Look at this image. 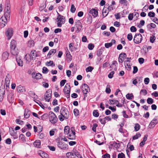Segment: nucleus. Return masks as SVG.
<instances>
[{
  "label": "nucleus",
  "mask_w": 158,
  "mask_h": 158,
  "mask_svg": "<svg viewBox=\"0 0 158 158\" xmlns=\"http://www.w3.org/2000/svg\"><path fill=\"white\" fill-rule=\"evenodd\" d=\"M69 87H67L66 85L65 86L64 89V92L65 94H66V97L67 98H69L70 97V85H69Z\"/></svg>",
  "instance_id": "13"
},
{
  "label": "nucleus",
  "mask_w": 158,
  "mask_h": 158,
  "mask_svg": "<svg viewBox=\"0 0 158 158\" xmlns=\"http://www.w3.org/2000/svg\"><path fill=\"white\" fill-rule=\"evenodd\" d=\"M142 93L145 96L147 94V91L146 89H142L140 91V94Z\"/></svg>",
  "instance_id": "59"
},
{
  "label": "nucleus",
  "mask_w": 158,
  "mask_h": 158,
  "mask_svg": "<svg viewBox=\"0 0 158 158\" xmlns=\"http://www.w3.org/2000/svg\"><path fill=\"white\" fill-rule=\"evenodd\" d=\"M57 13L58 15L56 19V21L57 22H62V23H64L65 21V17L60 15L58 12H57Z\"/></svg>",
  "instance_id": "11"
},
{
  "label": "nucleus",
  "mask_w": 158,
  "mask_h": 158,
  "mask_svg": "<svg viewBox=\"0 0 158 158\" xmlns=\"http://www.w3.org/2000/svg\"><path fill=\"white\" fill-rule=\"evenodd\" d=\"M141 136V135L139 132L136 133L135 135L134 136L132 137V139L133 140H135L138 139Z\"/></svg>",
  "instance_id": "34"
},
{
  "label": "nucleus",
  "mask_w": 158,
  "mask_h": 158,
  "mask_svg": "<svg viewBox=\"0 0 158 158\" xmlns=\"http://www.w3.org/2000/svg\"><path fill=\"white\" fill-rule=\"evenodd\" d=\"M40 155L43 158H47L48 157V155L46 153L43 152H41L40 153Z\"/></svg>",
  "instance_id": "30"
},
{
  "label": "nucleus",
  "mask_w": 158,
  "mask_h": 158,
  "mask_svg": "<svg viewBox=\"0 0 158 158\" xmlns=\"http://www.w3.org/2000/svg\"><path fill=\"white\" fill-rule=\"evenodd\" d=\"M156 39V38L154 35H152L150 38V41L151 43H153Z\"/></svg>",
  "instance_id": "37"
},
{
  "label": "nucleus",
  "mask_w": 158,
  "mask_h": 158,
  "mask_svg": "<svg viewBox=\"0 0 158 158\" xmlns=\"http://www.w3.org/2000/svg\"><path fill=\"white\" fill-rule=\"evenodd\" d=\"M42 75L41 74L38 73H36L35 76V78L36 79H41V78Z\"/></svg>",
  "instance_id": "46"
},
{
  "label": "nucleus",
  "mask_w": 158,
  "mask_h": 158,
  "mask_svg": "<svg viewBox=\"0 0 158 158\" xmlns=\"http://www.w3.org/2000/svg\"><path fill=\"white\" fill-rule=\"evenodd\" d=\"M149 79L148 77L144 79V82L146 85L148 84L149 82Z\"/></svg>",
  "instance_id": "63"
},
{
  "label": "nucleus",
  "mask_w": 158,
  "mask_h": 158,
  "mask_svg": "<svg viewBox=\"0 0 158 158\" xmlns=\"http://www.w3.org/2000/svg\"><path fill=\"white\" fill-rule=\"evenodd\" d=\"M61 115L59 116L60 121H63L64 118L68 119L69 117V113L68 110L65 107H62L60 110Z\"/></svg>",
  "instance_id": "1"
},
{
  "label": "nucleus",
  "mask_w": 158,
  "mask_h": 158,
  "mask_svg": "<svg viewBox=\"0 0 158 158\" xmlns=\"http://www.w3.org/2000/svg\"><path fill=\"white\" fill-rule=\"evenodd\" d=\"M111 118L110 116H106L103 118V119L101 118L99 119V121L102 124H105L106 123V120L108 121H110Z\"/></svg>",
  "instance_id": "17"
},
{
  "label": "nucleus",
  "mask_w": 158,
  "mask_h": 158,
  "mask_svg": "<svg viewBox=\"0 0 158 158\" xmlns=\"http://www.w3.org/2000/svg\"><path fill=\"white\" fill-rule=\"evenodd\" d=\"M89 13L90 14H92L94 18L97 17L98 15V10L95 9H92L90 10Z\"/></svg>",
  "instance_id": "15"
},
{
  "label": "nucleus",
  "mask_w": 158,
  "mask_h": 158,
  "mask_svg": "<svg viewBox=\"0 0 158 158\" xmlns=\"http://www.w3.org/2000/svg\"><path fill=\"white\" fill-rule=\"evenodd\" d=\"M119 2L121 4H124L127 6V0H119Z\"/></svg>",
  "instance_id": "60"
},
{
  "label": "nucleus",
  "mask_w": 158,
  "mask_h": 158,
  "mask_svg": "<svg viewBox=\"0 0 158 158\" xmlns=\"http://www.w3.org/2000/svg\"><path fill=\"white\" fill-rule=\"evenodd\" d=\"M140 126L139 124H138V123L136 124L135 125V131H137L138 130H139V129H140Z\"/></svg>",
  "instance_id": "45"
},
{
  "label": "nucleus",
  "mask_w": 158,
  "mask_h": 158,
  "mask_svg": "<svg viewBox=\"0 0 158 158\" xmlns=\"http://www.w3.org/2000/svg\"><path fill=\"white\" fill-rule=\"evenodd\" d=\"M92 17L91 16H89L87 18V23H92Z\"/></svg>",
  "instance_id": "53"
},
{
  "label": "nucleus",
  "mask_w": 158,
  "mask_h": 158,
  "mask_svg": "<svg viewBox=\"0 0 158 158\" xmlns=\"http://www.w3.org/2000/svg\"><path fill=\"white\" fill-rule=\"evenodd\" d=\"M19 139L22 141L24 142L26 141L25 136L23 134H21L19 136Z\"/></svg>",
  "instance_id": "38"
},
{
  "label": "nucleus",
  "mask_w": 158,
  "mask_h": 158,
  "mask_svg": "<svg viewBox=\"0 0 158 158\" xmlns=\"http://www.w3.org/2000/svg\"><path fill=\"white\" fill-rule=\"evenodd\" d=\"M94 69V68L91 66H89L86 69V71L87 72H91Z\"/></svg>",
  "instance_id": "40"
},
{
  "label": "nucleus",
  "mask_w": 158,
  "mask_h": 158,
  "mask_svg": "<svg viewBox=\"0 0 158 158\" xmlns=\"http://www.w3.org/2000/svg\"><path fill=\"white\" fill-rule=\"evenodd\" d=\"M25 59L27 61H29L31 59V56L29 54H26L25 56Z\"/></svg>",
  "instance_id": "58"
},
{
  "label": "nucleus",
  "mask_w": 158,
  "mask_h": 158,
  "mask_svg": "<svg viewBox=\"0 0 158 158\" xmlns=\"http://www.w3.org/2000/svg\"><path fill=\"white\" fill-rule=\"evenodd\" d=\"M81 88L83 94L87 93L90 91V89L88 86L86 84H84Z\"/></svg>",
  "instance_id": "10"
},
{
  "label": "nucleus",
  "mask_w": 158,
  "mask_h": 158,
  "mask_svg": "<svg viewBox=\"0 0 158 158\" xmlns=\"http://www.w3.org/2000/svg\"><path fill=\"white\" fill-rule=\"evenodd\" d=\"M31 112L28 109H26L24 110V116L26 118H28L31 114Z\"/></svg>",
  "instance_id": "18"
},
{
  "label": "nucleus",
  "mask_w": 158,
  "mask_h": 158,
  "mask_svg": "<svg viewBox=\"0 0 158 158\" xmlns=\"http://www.w3.org/2000/svg\"><path fill=\"white\" fill-rule=\"evenodd\" d=\"M31 55L32 56V59L35 60L36 57L37 56L36 54V52L35 50L32 51L31 52Z\"/></svg>",
  "instance_id": "27"
},
{
  "label": "nucleus",
  "mask_w": 158,
  "mask_h": 158,
  "mask_svg": "<svg viewBox=\"0 0 158 158\" xmlns=\"http://www.w3.org/2000/svg\"><path fill=\"white\" fill-rule=\"evenodd\" d=\"M127 38L129 41H131L132 39V35L131 33H129L127 35Z\"/></svg>",
  "instance_id": "56"
},
{
  "label": "nucleus",
  "mask_w": 158,
  "mask_h": 158,
  "mask_svg": "<svg viewBox=\"0 0 158 158\" xmlns=\"http://www.w3.org/2000/svg\"><path fill=\"white\" fill-rule=\"evenodd\" d=\"M57 145L58 148L62 150H65L68 149V145L62 140H59L57 142Z\"/></svg>",
  "instance_id": "3"
},
{
  "label": "nucleus",
  "mask_w": 158,
  "mask_h": 158,
  "mask_svg": "<svg viewBox=\"0 0 158 158\" xmlns=\"http://www.w3.org/2000/svg\"><path fill=\"white\" fill-rule=\"evenodd\" d=\"M52 91L50 89H48L46 92L44 94V99L48 102H49L51 98Z\"/></svg>",
  "instance_id": "6"
},
{
  "label": "nucleus",
  "mask_w": 158,
  "mask_h": 158,
  "mask_svg": "<svg viewBox=\"0 0 158 158\" xmlns=\"http://www.w3.org/2000/svg\"><path fill=\"white\" fill-rule=\"evenodd\" d=\"M76 8L74 6V5L73 4H72L71 6V9H70V11L72 13H74L75 12V11L76 10Z\"/></svg>",
  "instance_id": "36"
},
{
  "label": "nucleus",
  "mask_w": 158,
  "mask_h": 158,
  "mask_svg": "<svg viewBox=\"0 0 158 158\" xmlns=\"http://www.w3.org/2000/svg\"><path fill=\"white\" fill-rule=\"evenodd\" d=\"M69 139H76V136L75 134H70L69 135Z\"/></svg>",
  "instance_id": "35"
},
{
  "label": "nucleus",
  "mask_w": 158,
  "mask_h": 158,
  "mask_svg": "<svg viewBox=\"0 0 158 158\" xmlns=\"http://www.w3.org/2000/svg\"><path fill=\"white\" fill-rule=\"evenodd\" d=\"M148 16L150 17H154L155 16V13L154 12L150 11L148 13Z\"/></svg>",
  "instance_id": "48"
},
{
  "label": "nucleus",
  "mask_w": 158,
  "mask_h": 158,
  "mask_svg": "<svg viewBox=\"0 0 158 158\" xmlns=\"http://www.w3.org/2000/svg\"><path fill=\"white\" fill-rule=\"evenodd\" d=\"M33 144L35 147L40 148V141L39 140H37Z\"/></svg>",
  "instance_id": "25"
},
{
  "label": "nucleus",
  "mask_w": 158,
  "mask_h": 158,
  "mask_svg": "<svg viewBox=\"0 0 158 158\" xmlns=\"http://www.w3.org/2000/svg\"><path fill=\"white\" fill-rule=\"evenodd\" d=\"M114 73V71L111 72L108 75V77L110 78H112L113 77Z\"/></svg>",
  "instance_id": "62"
},
{
  "label": "nucleus",
  "mask_w": 158,
  "mask_h": 158,
  "mask_svg": "<svg viewBox=\"0 0 158 158\" xmlns=\"http://www.w3.org/2000/svg\"><path fill=\"white\" fill-rule=\"evenodd\" d=\"M125 156L124 154L121 152L120 153H119L118 155V158H125Z\"/></svg>",
  "instance_id": "44"
},
{
  "label": "nucleus",
  "mask_w": 158,
  "mask_h": 158,
  "mask_svg": "<svg viewBox=\"0 0 158 158\" xmlns=\"http://www.w3.org/2000/svg\"><path fill=\"white\" fill-rule=\"evenodd\" d=\"M10 81H5V84L4 85H5V86H6V89H7V88H9V86Z\"/></svg>",
  "instance_id": "50"
},
{
  "label": "nucleus",
  "mask_w": 158,
  "mask_h": 158,
  "mask_svg": "<svg viewBox=\"0 0 158 158\" xmlns=\"http://www.w3.org/2000/svg\"><path fill=\"white\" fill-rule=\"evenodd\" d=\"M9 56V53L7 52H4L2 55V59L5 61L8 58Z\"/></svg>",
  "instance_id": "19"
},
{
  "label": "nucleus",
  "mask_w": 158,
  "mask_h": 158,
  "mask_svg": "<svg viewBox=\"0 0 158 158\" xmlns=\"http://www.w3.org/2000/svg\"><path fill=\"white\" fill-rule=\"evenodd\" d=\"M10 12H5L4 16L6 17V18H9L10 17Z\"/></svg>",
  "instance_id": "51"
},
{
  "label": "nucleus",
  "mask_w": 158,
  "mask_h": 158,
  "mask_svg": "<svg viewBox=\"0 0 158 158\" xmlns=\"http://www.w3.org/2000/svg\"><path fill=\"white\" fill-rule=\"evenodd\" d=\"M98 126V125L96 123H94L93 125V127L92 128V130L94 132L96 131V128Z\"/></svg>",
  "instance_id": "61"
},
{
  "label": "nucleus",
  "mask_w": 158,
  "mask_h": 158,
  "mask_svg": "<svg viewBox=\"0 0 158 158\" xmlns=\"http://www.w3.org/2000/svg\"><path fill=\"white\" fill-rule=\"evenodd\" d=\"M50 116L49 117V121L52 124H55L57 121V118L56 114L52 112H49Z\"/></svg>",
  "instance_id": "2"
},
{
  "label": "nucleus",
  "mask_w": 158,
  "mask_h": 158,
  "mask_svg": "<svg viewBox=\"0 0 158 158\" xmlns=\"http://www.w3.org/2000/svg\"><path fill=\"white\" fill-rule=\"evenodd\" d=\"M56 52V49H52L49 51V52L47 55V57L48 58H51L50 56L52 55V54H55Z\"/></svg>",
  "instance_id": "21"
},
{
  "label": "nucleus",
  "mask_w": 158,
  "mask_h": 158,
  "mask_svg": "<svg viewBox=\"0 0 158 158\" xmlns=\"http://www.w3.org/2000/svg\"><path fill=\"white\" fill-rule=\"evenodd\" d=\"M10 52L13 55H17L18 53V49L15 48L10 49Z\"/></svg>",
  "instance_id": "24"
},
{
  "label": "nucleus",
  "mask_w": 158,
  "mask_h": 158,
  "mask_svg": "<svg viewBox=\"0 0 158 158\" xmlns=\"http://www.w3.org/2000/svg\"><path fill=\"white\" fill-rule=\"evenodd\" d=\"M147 102L148 104H152L153 102V100L152 98H149L147 99Z\"/></svg>",
  "instance_id": "43"
},
{
  "label": "nucleus",
  "mask_w": 158,
  "mask_h": 158,
  "mask_svg": "<svg viewBox=\"0 0 158 158\" xmlns=\"http://www.w3.org/2000/svg\"><path fill=\"white\" fill-rule=\"evenodd\" d=\"M158 123V116L154 118L150 123L149 127L150 128L154 127Z\"/></svg>",
  "instance_id": "9"
},
{
  "label": "nucleus",
  "mask_w": 158,
  "mask_h": 158,
  "mask_svg": "<svg viewBox=\"0 0 158 158\" xmlns=\"http://www.w3.org/2000/svg\"><path fill=\"white\" fill-rule=\"evenodd\" d=\"M77 153L76 150H73L71 152L67 153L66 155L67 156L69 157V158H76V155H77V154L76 153Z\"/></svg>",
  "instance_id": "8"
},
{
  "label": "nucleus",
  "mask_w": 158,
  "mask_h": 158,
  "mask_svg": "<svg viewBox=\"0 0 158 158\" xmlns=\"http://www.w3.org/2000/svg\"><path fill=\"white\" fill-rule=\"evenodd\" d=\"M5 85H2L0 87V102L3 100L5 91Z\"/></svg>",
  "instance_id": "7"
},
{
  "label": "nucleus",
  "mask_w": 158,
  "mask_h": 158,
  "mask_svg": "<svg viewBox=\"0 0 158 158\" xmlns=\"http://www.w3.org/2000/svg\"><path fill=\"white\" fill-rule=\"evenodd\" d=\"M2 20L6 21V18L5 17L2 16L0 19V26H1L2 28L4 27L6 24V23L5 21L3 22Z\"/></svg>",
  "instance_id": "16"
},
{
  "label": "nucleus",
  "mask_w": 158,
  "mask_h": 158,
  "mask_svg": "<svg viewBox=\"0 0 158 158\" xmlns=\"http://www.w3.org/2000/svg\"><path fill=\"white\" fill-rule=\"evenodd\" d=\"M126 98L127 99L129 100H131L134 98V96L132 93L131 94H128L126 96Z\"/></svg>",
  "instance_id": "29"
},
{
  "label": "nucleus",
  "mask_w": 158,
  "mask_h": 158,
  "mask_svg": "<svg viewBox=\"0 0 158 158\" xmlns=\"http://www.w3.org/2000/svg\"><path fill=\"white\" fill-rule=\"evenodd\" d=\"M16 59L18 65L19 66H23V62L21 59L18 57V56H16Z\"/></svg>",
  "instance_id": "20"
},
{
  "label": "nucleus",
  "mask_w": 158,
  "mask_h": 158,
  "mask_svg": "<svg viewBox=\"0 0 158 158\" xmlns=\"http://www.w3.org/2000/svg\"><path fill=\"white\" fill-rule=\"evenodd\" d=\"M130 30L132 32H135L136 31V28L135 26H132L130 28Z\"/></svg>",
  "instance_id": "64"
},
{
  "label": "nucleus",
  "mask_w": 158,
  "mask_h": 158,
  "mask_svg": "<svg viewBox=\"0 0 158 158\" xmlns=\"http://www.w3.org/2000/svg\"><path fill=\"white\" fill-rule=\"evenodd\" d=\"M17 91L19 92H23L25 91L24 87L20 85L17 87Z\"/></svg>",
  "instance_id": "23"
},
{
  "label": "nucleus",
  "mask_w": 158,
  "mask_h": 158,
  "mask_svg": "<svg viewBox=\"0 0 158 158\" xmlns=\"http://www.w3.org/2000/svg\"><path fill=\"white\" fill-rule=\"evenodd\" d=\"M127 57V55L125 53H120L118 57V62L119 63H122L123 60L125 59Z\"/></svg>",
  "instance_id": "14"
},
{
  "label": "nucleus",
  "mask_w": 158,
  "mask_h": 158,
  "mask_svg": "<svg viewBox=\"0 0 158 158\" xmlns=\"http://www.w3.org/2000/svg\"><path fill=\"white\" fill-rule=\"evenodd\" d=\"M5 12H10V5L9 3H7L6 5Z\"/></svg>",
  "instance_id": "28"
},
{
  "label": "nucleus",
  "mask_w": 158,
  "mask_h": 158,
  "mask_svg": "<svg viewBox=\"0 0 158 158\" xmlns=\"http://www.w3.org/2000/svg\"><path fill=\"white\" fill-rule=\"evenodd\" d=\"M75 26L77 28L76 30L77 33L79 32L82 29V24L80 21L79 20H76L75 22Z\"/></svg>",
  "instance_id": "5"
},
{
  "label": "nucleus",
  "mask_w": 158,
  "mask_h": 158,
  "mask_svg": "<svg viewBox=\"0 0 158 158\" xmlns=\"http://www.w3.org/2000/svg\"><path fill=\"white\" fill-rule=\"evenodd\" d=\"M147 28L148 29H151L152 28H155L156 27V25L155 24L153 23H151L148 25L147 26Z\"/></svg>",
  "instance_id": "31"
},
{
  "label": "nucleus",
  "mask_w": 158,
  "mask_h": 158,
  "mask_svg": "<svg viewBox=\"0 0 158 158\" xmlns=\"http://www.w3.org/2000/svg\"><path fill=\"white\" fill-rule=\"evenodd\" d=\"M142 35L140 34L136 33L134 36L133 41L135 44L140 43L142 40Z\"/></svg>",
  "instance_id": "4"
},
{
  "label": "nucleus",
  "mask_w": 158,
  "mask_h": 158,
  "mask_svg": "<svg viewBox=\"0 0 158 158\" xmlns=\"http://www.w3.org/2000/svg\"><path fill=\"white\" fill-rule=\"evenodd\" d=\"M112 45V43H106L105 44V46L106 48H109L111 47Z\"/></svg>",
  "instance_id": "55"
},
{
  "label": "nucleus",
  "mask_w": 158,
  "mask_h": 158,
  "mask_svg": "<svg viewBox=\"0 0 158 158\" xmlns=\"http://www.w3.org/2000/svg\"><path fill=\"white\" fill-rule=\"evenodd\" d=\"M42 70V72L44 73H47L49 71L48 69L46 67H44L43 68Z\"/></svg>",
  "instance_id": "49"
},
{
  "label": "nucleus",
  "mask_w": 158,
  "mask_h": 158,
  "mask_svg": "<svg viewBox=\"0 0 158 158\" xmlns=\"http://www.w3.org/2000/svg\"><path fill=\"white\" fill-rule=\"evenodd\" d=\"M119 144V143H117L116 142H114L113 143L111 144L114 147L116 148H119V147L118 146V145Z\"/></svg>",
  "instance_id": "52"
},
{
  "label": "nucleus",
  "mask_w": 158,
  "mask_h": 158,
  "mask_svg": "<svg viewBox=\"0 0 158 158\" xmlns=\"http://www.w3.org/2000/svg\"><path fill=\"white\" fill-rule=\"evenodd\" d=\"M109 12H107L106 10L105 9V8H104L102 10V15L103 18L106 17L108 14Z\"/></svg>",
  "instance_id": "33"
},
{
  "label": "nucleus",
  "mask_w": 158,
  "mask_h": 158,
  "mask_svg": "<svg viewBox=\"0 0 158 158\" xmlns=\"http://www.w3.org/2000/svg\"><path fill=\"white\" fill-rule=\"evenodd\" d=\"M93 115L95 117H98L99 115V113L97 110H94L93 112Z\"/></svg>",
  "instance_id": "47"
},
{
  "label": "nucleus",
  "mask_w": 158,
  "mask_h": 158,
  "mask_svg": "<svg viewBox=\"0 0 158 158\" xmlns=\"http://www.w3.org/2000/svg\"><path fill=\"white\" fill-rule=\"evenodd\" d=\"M103 50L101 49H99L97 51V55L98 56H100L102 53Z\"/></svg>",
  "instance_id": "42"
},
{
  "label": "nucleus",
  "mask_w": 158,
  "mask_h": 158,
  "mask_svg": "<svg viewBox=\"0 0 158 158\" xmlns=\"http://www.w3.org/2000/svg\"><path fill=\"white\" fill-rule=\"evenodd\" d=\"M109 101L111 104H114V103L117 104L118 103V100L115 99H110Z\"/></svg>",
  "instance_id": "39"
},
{
  "label": "nucleus",
  "mask_w": 158,
  "mask_h": 158,
  "mask_svg": "<svg viewBox=\"0 0 158 158\" xmlns=\"http://www.w3.org/2000/svg\"><path fill=\"white\" fill-rule=\"evenodd\" d=\"M16 42L14 40H12L10 43V49L15 48H16Z\"/></svg>",
  "instance_id": "22"
},
{
  "label": "nucleus",
  "mask_w": 158,
  "mask_h": 158,
  "mask_svg": "<svg viewBox=\"0 0 158 158\" xmlns=\"http://www.w3.org/2000/svg\"><path fill=\"white\" fill-rule=\"evenodd\" d=\"M70 128L68 126L65 127L64 130V133L65 135H68L69 132Z\"/></svg>",
  "instance_id": "26"
},
{
  "label": "nucleus",
  "mask_w": 158,
  "mask_h": 158,
  "mask_svg": "<svg viewBox=\"0 0 158 158\" xmlns=\"http://www.w3.org/2000/svg\"><path fill=\"white\" fill-rule=\"evenodd\" d=\"M66 81V80H61L60 82V86L62 87L65 84V83Z\"/></svg>",
  "instance_id": "57"
},
{
  "label": "nucleus",
  "mask_w": 158,
  "mask_h": 158,
  "mask_svg": "<svg viewBox=\"0 0 158 158\" xmlns=\"http://www.w3.org/2000/svg\"><path fill=\"white\" fill-rule=\"evenodd\" d=\"M13 30L12 28H8L6 33L8 40L10 39L13 35Z\"/></svg>",
  "instance_id": "12"
},
{
  "label": "nucleus",
  "mask_w": 158,
  "mask_h": 158,
  "mask_svg": "<svg viewBox=\"0 0 158 158\" xmlns=\"http://www.w3.org/2000/svg\"><path fill=\"white\" fill-rule=\"evenodd\" d=\"M73 113L76 116H77L79 114V110L77 109H75L73 110Z\"/></svg>",
  "instance_id": "41"
},
{
  "label": "nucleus",
  "mask_w": 158,
  "mask_h": 158,
  "mask_svg": "<svg viewBox=\"0 0 158 158\" xmlns=\"http://www.w3.org/2000/svg\"><path fill=\"white\" fill-rule=\"evenodd\" d=\"M94 45L92 44H89L88 45V48L90 50H92L94 48Z\"/></svg>",
  "instance_id": "54"
},
{
  "label": "nucleus",
  "mask_w": 158,
  "mask_h": 158,
  "mask_svg": "<svg viewBox=\"0 0 158 158\" xmlns=\"http://www.w3.org/2000/svg\"><path fill=\"white\" fill-rule=\"evenodd\" d=\"M34 44V41L33 40H30L28 42L27 45L29 47L33 46Z\"/></svg>",
  "instance_id": "32"
}]
</instances>
